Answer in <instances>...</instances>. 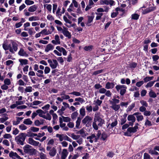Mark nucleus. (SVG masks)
Returning <instances> with one entry per match:
<instances>
[{
  "label": "nucleus",
  "instance_id": "f257e3e1",
  "mask_svg": "<svg viewBox=\"0 0 159 159\" xmlns=\"http://www.w3.org/2000/svg\"><path fill=\"white\" fill-rule=\"evenodd\" d=\"M105 123L104 120L101 117L100 113L98 112L95 113L92 124V126L94 129L95 130H98V126L102 127Z\"/></svg>",
  "mask_w": 159,
  "mask_h": 159
},
{
  "label": "nucleus",
  "instance_id": "f03ea898",
  "mask_svg": "<svg viewBox=\"0 0 159 159\" xmlns=\"http://www.w3.org/2000/svg\"><path fill=\"white\" fill-rule=\"evenodd\" d=\"M2 48L5 50H9L12 54H14L18 50V44L16 41L11 40V44H7L6 42H4L2 44Z\"/></svg>",
  "mask_w": 159,
  "mask_h": 159
},
{
  "label": "nucleus",
  "instance_id": "7ed1b4c3",
  "mask_svg": "<svg viewBox=\"0 0 159 159\" xmlns=\"http://www.w3.org/2000/svg\"><path fill=\"white\" fill-rule=\"evenodd\" d=\"M25 134L21 133L16 137L15 140L18 144L23 145L24 144L23 142L25 140Z\"/></svg>",
  "mask_w": 159,
  "mask_h": 159
},
{
  "label": "nucleus",
  "instance_id": "20e7f679",
  "mask_svg": "<svg viewBox=\"0 0 159 159\" xmlns=\"http://www.w3.org/2000/svg\"><path fill=\"white\" fill-rule=\"evenodd\" d=\"M36 112L38 115L40 117H42L49 120H51L52 117L49 113H47L46 115H44L46 112V111L44 112L42 110L39 109L37 110Z\"/></svg>",
  "mask_w": 159,
  "mask_h": 159
},
{
  "label": "nucleus",
  "instance_id": "39448f33",
  "mask_svg": "<svg viewBox=\"0 0 159 159\" xmlns=\"http://www.w3.org/2000/svg\"><path fill=\"white\" fill-rule=\"evenodd\" d=\"M116 88L118 91L120 90V94L121 95H123L126 92L127 87L124 85H117Z\"/></svg>",
  "mask_w": 159,
  "mask_h": 159
},
{
  "label": "nucleus",
  "instance_id": "423d86ee",
  "mask_svg": "<svg viewBox=\"0 0 159 159\" xmlns=\"http://www.w3.org/2000/svg\"><path fill=\"white\" fill-rule=\"evenodd\" d=\"M48 61L49 66L52 69L56 68L58 65V63L56 60L53 59L52 60L49 59L48 60Z\"/></svg>",
  "mask_w": 159,
  "mask_h": 159
},
{
  "label": "nucleus",
  "instance_id": "0eeeda50",
  "mask_svg": "<svg viewBox=\"0 0 159 159\" xmlns=\"http://www.w3.org/2000/svg\"><path fill=\"white\" fill-rule=\"evenodd\" d=\"M139 124L137 123L135 124V126L133 127H129L127 129V132L126 133H134L137 131V129L138 128V125ZM126 135V134H125Z\"/></svg>",
  "mask_w": 159,
  "mask_h": 159
},
{
  "label": "nucleus",
  "instance_id": "6e6552de",
  "mask_svg": "<svg viewBox=\"0 0 159 159\" xmlns=\"http://www.w3.org/2000/svg\"><path fill=\"white\" fill-rule=\"evenodd\" d=\"M28 143L32 145L35 146L41 145V144L39 142L35 141L32 138H30L28 139Z\"/></svg>",
  "mask_w": 159,
  "mask_h": 159
},
{
  "label": "nucleus",
  "instance_id": "1a4fd4ad",
  "mask_svg": "<svg viewBox=\"0 0 159 159\" xmlns=\"http://www.w3.org/2000/svg\"><path fill=\"white\" fill-rule=\"evenodd\" d=\"M134 116V114L133 115H129L127 117L128 120L131 121V122H129V125L131 126H133L134 123L135 122L136 120V118Z\"/></svg>",
  "mask_w": 159,
  "mask_h": 159
},
{
  "label": "nucleus",
  "instance_id": "9d476101",
  "mask_svg": "<svg viewBox=\"0 0 159 159\" xmlns=\"http://www.w3.org/2000/svg\"><path fill=\"white\" fill-rule=\"evenodd\" d=\"M18 54L19 55L22 57H27L29 56L28 54L22 48L20 49Z\"/></svg>",
  "mask_w": 159,
  "mask_h": 159
},
{
  "label": "nucleus",
  "instance_id": "9b49d317",
  "mask_svg": "<svg viewBox=\"0 0 159 159\" xmlns=\"http://www.w3.org/2000/svg\"><path fill=\"white\" fill-rule=\"evenodd\" d=\"M68 153V152L66 149H63L61 153V159H66L67 157Z\"/></svg>",
  "mask_w": 159,
  "mask_h": 159
},
{
  "label": "nucleus",
  "instance_id": "f8f14e48",
  "mask_svg": "<svg viewBox=\"0 0 159 159\" xmlns=\"http://www.w3.org/2000/svg\"><path fill=\"white\" fill-rule=\"evenodd\" d=\"M65 10L64 8L63 7L62 10L61 11V8L58 7L57 9V11L56 12V16L60 18L62 16V15L65 13Z\"/></svg>",
  "mask_w": 159,
  "mask_h": 159
},
{
  "label": "nucleus",
  "instance_id": "ddd939ff",
  "mask_svg": "<svg viewBox=\"0 0 159 159\" xmlns=\"http://www.w3.org/2000/svg\"><path fill=\"white\" fill-rule=\"evenodd\" d=\"M55 39L52 41L51 42L55 45L60 44L61 42L58 35L57 34L55 36Z\"/></svg>",
  "mask_w": 159,
  "mask_h": 159
},
{
  "label": "nucleus",
  "instance_id": "4468645a",
  "mask_svg": "<svg viewBox=\"0 0 159 159\" xmlns=\"http://www.w3.org/2000/svg\"><path fill=\"white\" fill-rule=\"evenodd\" d=\"M91 117L89 116H87L82 120V122L84 124H88L92 120Z\"/></svg>",
  "mask_w": 159,
  "mask_h": 159
},
{
  "label": "nucleus",
  "instance_id": "2eb2a0df",
  "mask_svg": "<svg viewBox=\"0 0 159 159\" xmlns=\"http://www.w3.org/2000/svg\"><path fill=\"white\" fill-rule=\"evenodd\" d=\"M87 139L91 143H93V142H96L97 139L96 137L94 134H92L89 136L87 137Z\"/></svg>",
  "mask_w": 159,
  "mask_h": 159
},
{
  "label": "nucleus",
  "instance_id": "dca6fc26",
  "mask_svg": "<svg viewBox=\"0 0 159 159\" xmlns=\"http://www.w3.org/2000/svg\"><path fill=\"white\" fill-rule=\"evenodd\" d=\"M134 115L136 116L137 120L138 121H141L143 119V116L141 115V113L139 112H135L134 113Z\"/></svg>",
  "mask_w": 159,
  "mask_h": 159
},
{
  "label": "nucleus",
  "instance_id": "f3484780",
  "mask_svg": "<svg viewBox=\"0 0 159 159\" xmlns=\"http://www.w3.org/2000/svg\"><path fill=\"white\" fill-rule=\"evenodd\" d=\"M9 157L12 159H16L20 158L19 156L16 153L11 151L9 153Z\"/></svg>",
  "mask_w": 159,
  "mask_h": 159
},
{
  "label": "nucleus",
  "instance_id": "a211bd4d",
  "mask_svg": "<svg viewBox=\"0 0 159 159\" xmlns=\"http://www.w3.org/2000/svg\"><path fill=\"white\" fill-rule=\"evenodd\" d=\"M54 48V46L51 44L49 43L46 46L45 51L46 52L52 51Z\"/></svg>",
  "mask_w": 159,
  "mask_h": 159
},
{
  "label": "nucleus",
  "instance_id": "6ab92c4d",
  "mask_svg": "<svg viewBox=\"0 0 159 159\" xmlns=\"http://www.w3.org/2000/svg\"><path fill=\"white\" fill-rule=\"evenodd\" d=\"M62 33L69 39H70L71 37L70 33L68 30V29L66 28H64V30Z\"/></svg>",
  "mask_w": 159,
  "mask_h": 159
},
{
  "label": "nucleus",
  "instance_id": "aec40b11",
  "mask_svg": "<svg viewBox=\"0 0 159 159\" xmlns=\"http://www.w3.org/2000/svg\"><path fill=\"white\" fill-rule=\"evenodd\" d=\"M44 71L42 70H38V71L36 72V75L37 76L39 77L43 78V79H45L46 77H44L43 75Z\"/></svg>",
  "mask_w": 159,
  "mask_h": 159
},
{
  "label": "nucleus",
  "instance_id": "412c9836",
  "mask_svg": "<svg viewBox=\"0 0 159 159\" xmlns=\"http://www.w3.org/2000/svg\"><path fill=\"white\" fill-rule=\"evenodd\" d=\"M114 84L113 83L107 82L106 84L105 88L107 89H112L114 88Z\"/></svg>",
  "mask_w": 159,
  "mask_h": 159
},
{
  "label": "nucleus",
  "instance_id": "4be33fe9",
  "mask_svg": "<svg viewBox=\"0 0 159 159\" xmlns=\"http://www.w3.org/2000/svg\"><path fill=\"white\" fill-rule=\"evenodd\" d=\"M66 135L62 134H56V136L59 139L60 142H61L63 140H65Z\"/></svg>",
  "mask_w": 159,
  "mask_h": 159
},
{
  "label": "nucleus",
  "instance_id": "5701e85b",
  "mask_svg": "<svg viewBox=\"0 0 159 159\" xmlns=\"http://www.w3.org/2000/svg\"><path fill=\"white\" fill-rule=\"evenodd\" d=\"M56 153V149L55 148L53 147L51 149L50 151L49 154L52 157L55 156Z\"/></svg>",
  "mask_w": 159,
  "mask_h": 159
},
{
  "label": "nucleus",
  "instance_id": "b1692460",
  "mask_svg": "<svg viewBox=\"0 0 159 159\" xmlns=\"http://www.w3.org/2000/svg\"><path fill=\"white\" fill-rule=\"evenodd\" d=\"M38 8V6L35 5L30 7L28 9V11L30 12H34Z\"/></svg>",
  "mask_w": 159,
  "mask_h": 159
},
{
  "label": "nucleus",
  "instance_id": "393cba45",
  "mask_svg": "<svg viewBox=\"0 0 159 159\" xmlns=\"http://www.w3.org/2000/svg\"><path fill=\"white\" fill-rule=\"evenodd\" d=\"M88 20L87 22L86 25L88 26H90L91 23L92 22L94 18V16L92 15L91 16H88Z\"/></svg>",
  "mask_w": 159,
  "mask_h": 159
},
{
  "label": "nucleus",
  "instance_id": "a878e982",
  "mask_svg": "<svg viewBox=\"0 0 159 159\" xmlns=\"http://www.w3.org/2000/svg\"><path fill=\"white\" fill-rule=\"evenodd\" d=\"M78 134H80L82 137H85L88 134V133L86 132L83 129L79 130L78 132Z\"/></svg>",
  "mask_w": 159,
  "mask_h": 159
},
{
  "label": "nucleus",
  "instance_id": "bb28decb",
  "mask_svg": "<svg viewBox=\"0 0 159 159\" xmlns=\"http://www.w3.org/2000/svg\"><path fill=\"white\" fill-rule=\"evenodd\" d=\"M19 61L20 63V65H26L28 64V61L26 59H19Z\"/></svg>",
  "mask_w": 159,
  "mask_h": 159
},
{
  "label": "nucleus",
  "instance_id": "cd10ccee",
  "mask_svg": "<svg viewBox=\"0 0 159 159\" xmlns=\"http://www.w3.org/2000/svg\"><path fill=\"white\" fill-rule=\"evenodd\" d=\"M39 17L36 16H33L30 17L28 19L29 21H35L39 20Z\"/></svg>",
  "mask_w": 159,
  "mask_h": 159
},
{
  "label": "nucleus",
  "instance_id": "c85d7f7f",
  "mask_svg": "<svg viewBox=\"0 0 159 159\" xmlns=\"http://www.w3.org/2000/svg\"><path fill=\"white\" fill-rule=\"evenodd\" d=\"M156 9V7H151L149 8H147L144 11V13L146 14L149 13L151 11H154Z\"/></svg>",
  "mask_w": 159,
  "mask_h": 159
},
{
  "label": "nucleus",
  "instance_id": "c756f323",
  "mask_svg": "<svg viewBox=\"0 0 159 159\" xmlns=\"http://www.w3.org/2000/svg\"><path fill=\"white\" fill-rule=\"evenodd\" d=\"M32 147L29 144H27L25 145L23 148L24 152H28L30 150V148Z\"/></svg>",
  "mask_w": 159,
  "mask_h": 159
},
{
  "label": "nucleus",
  "instance_id": "7c9ffc66",
  "mask_svg": "<svg viewBox=\"0 0 159 159\" xmlns=\"http://www.w3.org/2000/svg\"><path fill=\"white\" fill-rule=\"evenodd\" d=\"M80 115L82 117H84L86 114L85 109L83 107H82L80 110Z\"/></svg>",
  "mask_w": 159,
  "mask_h": 159
},
{
  "label": "nucleus",
  "instance_id": "2f4dec72",
  "mask_svg": "<svg viewBox=\"0 0 159 159\" xmlns=\"http://www.w3.org/2000/svg\"><path fill=\"white\" fill-rule=\"evenodd\" d=\"M111 108L113 109L115 111H117L120 108V105L116 104H111Z\"/></svg>",
  "mask_w": 159,
  "mask_h": 159
},
{
  "label": "nucleus",
  "instance_id": "473e14b6",
  "mask_svg": "<svg viewBox=\"0 0 159 159\" xmlns=\"http://www.w3.org/2000/svg\"><path fill=\"white\" fill-rule=\"evenodd\" d=\"M95 14L96 15V16L95 18V20H101L102 16L103 15V13H102L95 12Z\"/></svg>",
  "mask_w": 159,
  "mask_h": 159
},
{
  "label": "nucleus",
  "instance_id": "72a5a7b5",
  "mask_svg": "<svg viewBox=\"0 0 159 159\" xmlns=\"http://www.w3.org/2000/svg\"><path fill=\"white\" fill-rule=\"evenodd\" d=\"M43 7L44 8H46L49 12H51L52 9V6L51 4H44Z\"/></svg>",
  "mask_w": 159,
  "mask_h": 159
},
{
  "label": "nucleus",
  "instance_id": "f704fd0d",
  "mask_svg": "<svg viewBox=\"0 0 159 159\" xmlns=\"http://www.w3.org/2000/svg\"><path fill=\"white\" fill-rule=\"evenodd\" d=\"M149 95L150 97L155 98L156 97L157 95L156 93L152 90H151L149 93Z\"/></svg>",
  "mask_w": 159,
  "mask_h": 159
},
{
  "label": "nucleus",
  "instance_id": "c9c22d12",
  "mask_svg": "<svg viewBox=\"0 0 159 159\" xmlns=\"http://www.w3.org/2000/svg\"><path fill=\"white\" fill-rule=\"evenodd\" d=\"M32 123V121L29 118L25 119L23 121V123L26 125H31Z\"/></svg>",
  "mask_w": 159,
  "mask_h": 159
},
{
  "label": "nucleus",
  "instance_id": "e433bc0d",
  "mask_svg": "<svg viewBox=\"0 0 159 159\" xmlns=\"http://www.w3.org/2000/svg\"><path fill=\"white\" fill-rule=\"evenodd\" d=\"M25 31H28L29 34L30 35H32L35 33V32L34 31V28H28L27 29V30H26Z\"/></svg>",
  "mask_w": 159,
  "mask_h": 159
},
{
  "label": "nucleus",
  "instance_id": "4c0bfd02",
  "mask_svg": "<svg viewBox=\"0 0 159 159\" xmlns=\"http://www.w3.org/2000/svg\"><path fill=\"white\" fill-rule=\"evenodd\" d=\"M39 129L38 128L34 126H31L30 127V131L34 132H37L39 131Z\"/></svg>",
  "mask_w": 159,
  "mask_h": 159
},
{
  "label": "nucleus",
  "instance_id": "58836bf2",
  "mask_svg": "<svg viewBox=\"0 0 159 159\" xmlns=\"http://www.w3.org/2000/svg\"><path fill=\"white\" fill-rule=\"evenodd\" d=\"M81 119V118L80 117H78L77 118V120H76V125H75V127L77 128H79V126L80 125Z\"/></svg>",
  "mask_w": 159,
  "mask_h": 159
},
{
  "label": "nucleus",
  "instance_id": "ea45409f",
  "mask_svg": "<svg viewBox=\"0 0 159 159\" xmlns=\"http://www.w3.org/2000/svg\"><path fill=\"white\" fill-rule=\"evenodd\" d=\"M139 15L136 13H134L131 15V19L137 20L139 19Z\"/></svg>",
  "mask_w": 159,
  "mask_h": 159
},
{
  "label": "nucleus",
  "instance_id": "a19ab883",
  "mask_svg": "<svg viewBox=\"0 0 159 159\" xmlns=\"http://www.w3.org/2000/svg\"><path fill=\"white\" fill-rule=\"evenodd\" d=\"M112 100V101H110V104H116L119 102V100L115 98H114Z\"/></svg>",
  "mask_w": 159,
  "mask_h": 159
},
{
  "label": "nucleus",
  "instance_id": "79ce46f5",
  "mask_svg": "<svg viewBox=\"0 0 159 159\" xmlns=\"http://www.w3.org/2000/svg\"><path fill=\"white\" fill-rule=\"evenodd\" d=\"M13 61L11 60H7L5 62V64L6 65L11 66H13Z\"/></svg>",
  "mask_w": 159,
  "mask_h": 159
},
{
  "label": "nucleus",
  "instance_id": "37998d69",
  "mask_svg": "<svg viewBox=\"0 0 159 159\" xmlns=\"http://www.w3.org/2000/svg\"><path fill=\"white\" fill-rule=\"evenodd\" d=\"M75 100V101H79V102L81 104H82L85 102L84 99L80 97L76 98Z\"/></svg>",
  "mask_w": 159,
  "mask_h": 159
},
{
  "label": "nucleus",
  "instance_id": "c03bdc74",
  "mask_svg": "<svg viewBox=\"0 0 159 159\" xmlns=\"http://www.w3.org/2000/svg\"><path fill=\"white\" fill-rule=\"evenodd\" d=\"M78 114V113L77 111H75L71 114V117L72 119H75Z\"/></svg>",
  "mask_w": 159,
  "mask_h": 159
},
{
  "label": "nucleus",
  "instance_id": "a18cd8bd",
  "mask_svg": "<svg viewBox=\"0 0 159 159\" xmlns=\"http://www.w3.org/2000/svg\"><path fill=\"white\" fill-rule=\"evenodd\" d=\"M93 46L92 45H90L88 46H85L84 48V50L87 51H89L92 50L93 49Z\"/></svg>",
  "mask_w": 159,
  "mask_h": 159
},
{
  "label": "nucleus",
  "instance_id": "49530a36",
  "mask_svg": "<svg viewBox=\"0 0 159 159\" xmlns=\"http://www.w3.org/2000/svg\"><path fill=\"white\" fill-rule=\"evenodd\" d=\"M155 82V81H153L148 82L145 86L146 87L148 88L152 87L154 84Z\"/></svg>",
  "mask_w": 159,
  "mask_h": 159
},
{
  "label": "nucleus",
  "instance_id": "de8ad7c7",
  "mask_svg": "<svg viewBox=\"0 0 159 159\" xmlns=\"http://www.w3.org/2000/svg\"><path fill=\"white\" fill-rule=\"evenodd\" d=\"M153 78V77H148L147 76L143 79V80L146 83L148 81H150L152 80Z\"/></svg>",
  "mask_w": 159,
  "mask_h": 159
},
{
  "label": "nucleus",
  "instance_id": "09e8293b",
  "mask_svg": "<svg viewBox=\"0 0 159 159\" xmlns=\"http://www.w3.org/2000/svg\"><path fill=\"white\" fill-rule=\"evenodd\" d=\"M51 69L48 66H45L44 68V73L45 74H47L49 73Z\"/></svg>",
  "mask_w": 159,
  "mask_h": 159
},
{
  "label": "nucleus",
  "instance_id": "8fccbe9b",
  "mask_svg": "<svg viewBox=\"0 0 159 159\" xmlns=\"http://www.w3.org/2000/svg\"><path fill=\"white\" fill-rule=\"evenodd\" d=\"M99 2L101 5H108V1L107 0H100Z\"/></svg>",
  "mask_w": 159,
  "mask_h": 159
},
{
  "label": "nucleus",
  "instance_id": "3c124183",
  "mask_svg": "<svg viewBox=\"0 0 159 159\" xmlns=\"http://www.w3.org/2000/svg\"><path fill=\"white\" fill-rule=\"evenodd\" d=\"M137 66V63L135 62H132L129 64V67L131 68H135Z\"/></svg>",
  "mask_w": 159,
  "mask_h": 159
},
{
  "label": "nucleus",
  "instance_id": "603ef678",
  "mask_svg": "<svg viewBox=\"0 0 159 159\" xmlns=\"http://www.w3.org/2000/svg\"><path fill=\"white\" fill-rule=\"evenodd\" d=\"M62 117L63 118V121L65 122H69L71 120V119L69 117H64L63 116H62Z\"/></svg>",
  "mask_w": 159,
  "mask_h": 159
},
{
  "label": "nucleus",
  "instance_id": "864d4df0",
  "mask_svg": "<svg viewBox=\"0 0 159 159\" xmlns=\"http://www.w3.org/2000/svg\"><path fill=\"white\" fill-rule=\"evenodd\" d=\"M69 94L73 95L76 96H80L81 95V94L80 92L76 91H73L71 93H69Z\"/></svg>",
  "mask_w": 159,
  "mask_h": 159
},
{
  "label": "nucleus",
  "instance_id": "5fc2aeb1",
  "mask_svg": "<svg viewBox=\"0 0 159 159\" xmlns=\"http://www.w3.org/2000/svg\"><path fill=\"white\" fill-rule=\"evenodd\" d=\"M33 89L31 86H28L25 89V91L26 92H32Z\"/></svg>",
  "mask_w": 159,
  "mask_h": 159
},
{
  "label": "nucleus",
  "instance_id": "6e6d98bb",
  "mask_svg": "<svg viewBox=\"0 0 159 159\" xmlns=\"http://www.w3.org/2000/svg\"><path fill=\"white\" fill-rule=\"evenodd\" d=\"M94 103H95L96 105L98 106H100L102 102V101L99 100V99H97L96 101H94Z\"/></svg>",
  "mask_w": 159,
  "mask_h": 159
},
{
  "label": "nucleus",
  "instance_id": "4d7b16f0",
  "mask_svg": "<svg viewBox=\"0 0 159 159\" xmlns=\"http://www.w3.org/2000/svg\"><path fill=\"white\" fill-rule=\"evenodd\" d=\"M25 3L27 5H32L34 3L33 1L30 0H25Z\"/></svg>",
  "mask_w": 159,
  "mask_h": 159
},
{
  "label": "nucleus",
  "instance_id": "13d9d810",
  "mask_svg": "<svg viewBox=\"0 0 159 159\" xmlns=\"http://www.w3.org/2000/svg\"><path fill=\"white\" fill-rule=\"evenodd\" d=\"M145 125L146 126H151L152 125L151 122L149 121L148 119V118L147 117L146 119Z\"/></svg>",
  "mask_w": 159,
  "mask_h": 159
},
{
  "label": "nucleus",
  "instance_id": "bf43d9fd",
  "mask_svg": "<svg viewBox=\"0 0 159 159\" xmlns=\"http://www.w3.org/2000/svg\"><path fill=\"white\" fill-rule=\"evenodd\" d=\"M4 82L5 84L8 86L10 85L11 83L10 80L8 78L5 79L4 80Z\"/></svg>",
  "mask_w": 159,
  "mask_h": 159
},
{
  "label": "nucleus",
  "instance_id": "052dcab7",
  "mask_svg": "<svg viewBox=\"0 0 159 159\" xmlns=\"http://www.w3.org/2000/svg\"><path fill=\"white\" fill-rule=\"evenodd\" d=\"M74 7L72 4H71L69 8L67 9V11L68 12H71V11H73Z\"/></svg>",
  "mask_w": 159,
  "mask_h": 159
},
{
  "label": "nucleus",
  "instance_id": "680f3d73",
  "mask_svg": "<svg viewBox=\"0 0 159 159\" xmlns=\"http://www.w3.org/2000/svg\"><path fill=\"white\" fill-rule=\"evenodd\" d=\"M8 119V118L6 116L4 117L1 118H0V123H3Z\"/></svg>",
  "mask_w": 159,
  "mask_h": 159
},
{
  "label": "nucleus",
  "instance_id": "e2e57ef3",
  "mask_svg": "<svg viewBox=\"0 0 159 159\" xmlns=\"http://www.w3.org/2000/svg\"><path fill=\"white\" fill-rule=\"evenodd\" d=\"M63 19L64 21L67 23L71 24L72 23V22L69 20L65 16H64L63 17Z\"/></svg>",
  "mask_w": 159,
  "mask_h": 159
},
{
  "label": "nucleus",
  "instance_id": "0e129e2a",
  "mask_svg": "<svg viewBox=\"0 0 159 159\" xmlns=\"http://www.w3.org/2000/svg\"><path fill=\"white\" fill-rule=\"evenodd\" d=\"M106 91H107V89L106 88H103L102 87L101 89H99V92L101 94L105 93Z\"/></svg>",
  "mask_w": 159,
  "mask_h": 159
},
{
  "label": "nucleus",
  "instance_id": "69168bd1",
  "mask_svg": "<svg viewBox=\"0 0 159 159\" xmlns=\"http://www.w3.org/2000/svg\"><path fill=\"white\" fill-rule=\"evenodd\" d=\"M60 143L61 144L62 147L64 148L66 147L68 145V143L65 141H63L61 142Z\"/></svg>",
  "mask_w": 159,
  "mask_h": 159
},
{
  "label": "nucleus",
  "instance_id": "338daca9",
  "mask_svg": "<svg viewBox=\"0 0 159 159\" xmlns=\"http://www.w3.org/2000/svg\"><path fill=\"white\" fill-rule=\"evenodd\" d=\"M3 138L5 139H9L12 138L11 135L9 134H6L3 135Z\"/></svg>",
  "mask_w": 159,
  "mask_h": 159
},
{
  "label": "nucleus",
  "instance_id": "774afa93",
  "mask_svg": "<svg viewBox=\"0 0 159 159\" xmlns=\"http://www.w3.org/2000/svg\"><path fill=\"white\" fill-rule=\"evenodd\" d=\"M71 137L74 140H77L80 138V136L78 135H76L73 134H72L71 135Z\"/></svg>",
  "mask_w": 159,
  "mask_h": 159
}]
</instances>
